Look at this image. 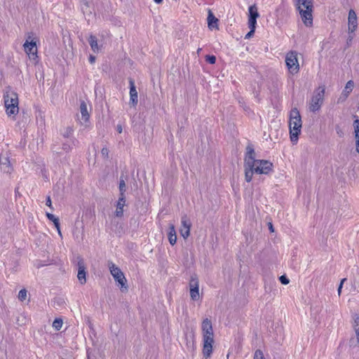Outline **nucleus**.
I'll return each mask as SVG.
<instances>
[{"label": "nucleus", "instance_id": "36", "mask_svg": "<svg viewBox=\"0 0 359 359\" xmlns=\"http://www.w3.org/2000/svg\"><path fill=\"white\" fill-rule=\"evenodd\" d=\"M102 156L104 158L108 157L109 151L107 148H103L101 151Z\"/></svg>", "mask_w": 359, "mask_h": 359}, {"label": "nucleus", "instance_id": "26", "mask_svg": "<svg viewBox=\"0 0 359 359\" xmlns=\"http://www.w3.org/2000/svg\"><path fill=\"white\" fill-rule=\"evenodd\" d=\"M259 16L257 6L255 5L250 6L249 7V18L257 19Z\"/></svg>", "mask_w": 359, "mask_h": 359}, {"label": "nucleus", "instance_id": "42", "mask_svg": "<svg viewBox=\"0 0 359 359\" xmlns=\"http://www.w3.org/2000/svg\"><path fill=\"white\" fill-rule=\"evenodd\" d=\"M255 32H252V29L245 35V39H249L253 35Z\"/></svg>", "mask_w": 359, "mask_h": 359}, {"label": "nucleus", "instance_id": "41", "mask_svg": "<svg viewBox=\"0 0 359 359\" xmlns=\"http://www.w3.org/2000/svg\"><path fill=\"white\" fill-rule=\"evenodd\" d=\"M95 56H93V55H90V57H89V62H90L91 64H93V63H94V62H95Z\"/></svg>", "mask_w": 359, "mask_h": 359}, {"label": "nucleus", "instance_id": "28", "mask_svg": "<svg viewBox=\"0 0 359 359\" xmlns=\"http://www.w3.org/2000/svg\"><path fill=\"white\" fill-rule=\"evenodd\" d=\"M63 322L62 319L56 318L53 323V327L55 330H60L62 328Z\"/></svg>", "mask_w": 359, "mask_h": 359}, {"label": "nucleus", "instance_id": "44", "mask_svg": "<svg viewBox=\"0 0 359 359\" xmlns=\"http://www.w3.org/2000/svg\"><path fill=\"white\" fill-rule=\"evenodd\" d=\"M269 230L271 231V232H273V225L271 223H269Z\"/></svg>", "mask_w": 359, "mask_h": 359}, {"label": "nucleus", "instance_id": "20", "mask_svg": "<svg viewBox=\"0 0 359 359\" xmlns=\"http://www.w3.org/2000/svg\"><path fill=\"white\" fill-rule=\"evenodd\" d=\"M297 6L299 11L313 9V1L312 0H297Z\"/></svg>", "mask_w": 359, "mask_h": 359}, {"label": "nucleus", "instance_id": "43", "mask_svg": "<svg viewBox=\"0 0 359 359\" xmlns=\"http://www.w3.org/2000/svg\"><path fill=\"white\" fill-rule=\"evenodd\" d=\"M116 130L118 133H121L123 130L122 126L121 125H118L116 126Z\"/></svg>", "mask_w": 359, "mask_h": 359}, {"label": "nucleus", "instance_id": "19", "mask_svg": "<svg viewBox=\"0 0 359 359\" xmlns=\"http://www.w3.org/2000/svg\"><path fill=\"white\" fill-rule=\"evenodd\" d=\"M354 117L355 119L353 121V126L355 139L356 151L359 154V118L355 116Z\"/></svg>", "mask_w": 359, "mask_h": 359}, {"label": "nucleus", "instance_id": "30", "mask_svg": "<svg viewBox=\"0 0 359 359\" xmlns=\"http://www.w3.org/2000/svg\"><path fill=\"white\" fill-rule=\"evenodd\" d=\"M27 291L25 289H22L20 290L18 293V299L23 302L27 299Z\"/></svg>", "mask_w": 359, "mask_h": 359}, {"label": "nucleus", "instance_id": "35", "mask_svg": "<svg viewBox=\"0 0 359 359\" xmlns=\"http://www.w3.org/2000/svg\"><path fill=\"white\" fill-rule=\"evenodd\" d=\"M353 86H354V83L353 81H348L347 83H346V89H349L350 91L352 90L353 88Z\"/></svg>", "mask_w": 359, "mask_h": 359}, {"label": "nucleus", "instance_id": "9", "mask_svg": "<svg viewBox=\"0 0 359 359\" xmlns=\"http://www.w3.org/2000/svg\"><path fill=\"white\" fill-rule=\"evenodd\" d=\"M190 297L192 300L199 299V284L198 280L196 276H192L189 282Z\"/></svg>", "mask_w": 359, "mask_h": 359}, {"label": "nucleus", "instance_id": "8", "mask_svg": "<svg viewBox=\"0 0 359 359\" xmlns=\"http://www.w3.org/2000/svg\"><path fill=\"white\" fill-rule=\"evenodd\" d=\"M286 66L291 74H296L299 70V65L297 59V53L290 51L285 57Z\"/></svg>", "mask_w": 359, "mask_h": 359}, {"label": "nucleus", "instance_id": "7", "mask_svg": "<svg viewBox=\"0 0 359 359\" xmlns=\"http://www.w3.org/2000/svg\"><path fill=\"white\" fill-rule=\"evenodd\" d=\"M25 51L29 55L31 60H35L37 57L36 41L32 38V34L27 36V39L24 45Z\"/></svg>", "mask_w": 359, "mask_h": 359}, {"label": "nucleus", "instance_id": "12", "mask_svg": "<svg viewBox=\"0 0 359 359\" xmlns=\"http://www.w3.org/2000/svg\"><path fill=\"white\" fill-rule=\"evenodd\" d=\"M191 222L188 217L184 215L181 219L180 234L184 238H187L190 235Z\"/></svg>", "mask_w": 359, "mask_h": 359}, {"label": "nucleus", "instance_id": "5", "mask_svg": "<svg viewBox=\"0 0 359 359\" xmlns=\"http://www.w3.org/2000/svg\"><path fill=\"white\" fill-rule=\"evenodd\" d=\"M325 93V86H319L314 90L309 104V109L311 111L316 112L321 108L324 102Z\"/></svg>", "mask_w": 359, "mask_h": 359}, {"label": "nucleus", "instance_id": "47", "mask_svg": "<svg viewBox=\"0 0 359 359\" xmlns=\"http://www.w3.org/2000/svg\"><path fill=\"white\" fill-rule=\"evenodd\" d=\"M57 232H58V234L62 236V233H61V231H60V229H59V230H57Z\"/></svg>", "mask_w": 359, "mask_h": 359}, {"label": "nucleus", "instance_id": "22", "mask_svg": "<svg viewBox=\"0 0 359 359\" xmlns=\"http://www.w3.org/2000/svg\"><path fill=\"white\" fill-rule=\"evenodd\" d=\"M88 42L92 50L94 53H98L100 50V46L97 43V40L95 36L90 35L88 38Z\"/></svg>", "mask_w": 359, "mask_h": 359}, {"label": "nucleus", "instance_id": "14", "mask_svg": "<svg viewBox=\"0 0 359 359\" xmlns=\"http://www.w3.org/2000/svg\"><path fill=\"white\" fill-rule=\"evenodd\" d=\"M299 11V13L302 17V20L304 22V24L306 27H311L313 25V9H309V10H304L301 9Z\"/></svg>", "mask_w": 359, "mask_h": 359}, {"label": "nucleus", "instance_id": "11", "mask_svg": "<svg viewBox=\"0 0 359 359\" xmlns=\"http://www.w3.org/2000/svg\"><path fill=\"white\" fill-rule=\"evenodd\" d=\"M81 117H78L80 123L85 127L88 126L90 115L87 109V104L84 101H82L80 104Z\"/></svg>", "mask_w": 359, "mask_h": 359}, {"label": "nucleus", "instance_id": "23", "mask_svg": "<svg viewBox=\"0 0 359 359\" xmlns=\"http://www.w3.org/2000/svg\"><path fill=\"white\" fill-rule=\"evenodd\" d=\"M168 240L172 245H174L176 243L177 236L175 229L173 224H170L169 226Z\"/></svg>", "mask_w": 359, "mask_h": 359}, {"label": "nucleus", "instance_id": "38", "mask_svg": "<svg viewBox=\"0 0 359 359\" xmlns=\"http://www.w3.org/2000/svg\"><path fill=\"white\" fill-rule=\"evenodd\" d=\"M46 205L50 207L51 209H53L52 208V202H51V199H50V196H48L46 198Z\"/></svg>", "mask_w": 359, "mask_h": 359}, {"label": "nucleus", "instance_id": "45", "mask_svg": "<svg viewBox=\"0 0 359 359\" xmlns=\"http://www.w3.org/2000/svg\"><path fill=\"white\" fill-rule=\"evenodd\" d=\"M154 1L157 4H160L163 2V0H154Z\"/></svg>", "mask_w": 359, "mask_h": 359}, {"label": "nucleus", "instance_id": "18", "mask_svg": "<svg viewBox=\"0 0 359 359\" xmlns=\"http://www.w3.org/2000/svg\"><path fill=\"white\" fill-rule=\"evenodd\" d=\"M126 205V197H119L116 205L115 215L121 217L123 215V207Z\"/></svg>", "mask_w": 359, "mask_h": 359}, {"label": "nucleus", "instance_id": "37", "mask_svg": "<svg viewBox=\"0 0 359 359\" xmlns=\"http://www.w3.org/2000/svg\"><path fill=\"white\" fill-rule=\"evenodd\" d=\"M346 280V278H343L341 280V283L339 284V286L338 287V294L339 295H340L341 294V288H342V286H343V284L344 283Z\"/></svg>", "mask_w": 359, "mask_h": 359}, {"label": "nucleus", "instance_id": "4", "mask_svg": "<svg viewBox=\"0 0 359 359\" xmlns=\"http://www.w3.org/2000/svg\"><path fill=\"white\" fill-rule=\"evenodd\" d=\"M4 99L7 115H16L19 111L18 94L13 91H8L4 94Z\"/></svg>", "mask_w": 359, "mask_h": 359}, {"label": "nucleus", "instance_id": "13", "mask_svg": "<svg viewBox=\"0 0 359 359\" xmlns=\"http://www.w3.org/2000/svg\"><path fill=\"white\" fill-rule=\"evenodd\" d=\"M348 32L353 33L358 27V18L355 12L351 9L348 17Z\"/></svg>", "mask_w": 359, "mask_h": 359}, {"label": "nucleus", "instance_id": "34", "mask_svg": "<svg viewBox=\"0 0 359 359\" xmlns=\"http://www.w3.org/2000/svg\"><path fill=\"white\" fill-rule=\"evenodd\" d=\"M46 217H48V219L49 220L52 221L53 222V221H56L58 219L54 215L49 213V212L46 213Z\"/></svg>", "mask_w": 359, "mask_h": 359}, {"label": "nucleus", "instance_id": "29", "mask_svg": "<svg viewBox=\"0 0 359 359\" xmlns=\"http://www.w3.org/2000/svg\"><path fill=\"white\" fill-rule=\"evenodd\" d=\"M257 25V19L255 18H248V26L250 29H252V32H255Z\"/></svg>", "mask_w": 359, "mask_h": 359}, {"label": "nucleus", "instance_id": "24", "mask_svg": "<svg viewBox=\"0 0 359 359\" xmlns=\"http://www.w3.org/2000/svg\"><path fill=\"white\" fill-rule=\"evenodd\" d=\"M353 327L355 333L358 344H359V316L357 314L353 316Z\"/></svg>", "mask_w": 359, "mask_h": 359}, {"label": "nucleus", "instance_id": "33", "mask_svg": "<svg viewBox=\"0 0 359 359\" xmlns=\"http://www.w3.org/2000/svg\"><path fill=\"white\" fill-rule=\"evenodd\" d=\"M279 280H280V283L283 285H287L290 282L289 279L285 276H281L279 278Z\"/></svg>", "mask_w": 359, "mask_h": 359}, {"label": "nucleus", "instance_id": "17", "mask_svg": "<svg viewBox=\"0 0 359 359\" xmlns=\"http://www.w3.org/2000/svg\"><path fill=\"white\" fill-rule=\"evenodd\" d=\"M78 266H79V271L77 274V278L80 282L81 284H84L86 282V271H85V266L83 264V261L82 259H80L78 262Z\"/></svg>", "mask_w": 359, "mask_h": 359}, {"label": "nucleus", "instance_id": "3", "mask_svg": "<svg viewBox=\"0 0 359 359\" xmlns=\"http://www.w3.org/2000/svg\"><path fill=\"white\" fill-rule=\"evenodd\" d=\"M289 128L290 140L293 143H296L302 128L301 116L297 108L292 109L290 111Z\"/></svg>", "mask_w": 359, "mask_h": 359}, {"label": "nucleus", "instance_id": "10", "mask_svg": "<svg viewBox=\"0 0 359 359\" xmlns=\"http://www.w3.org/2000/svg\"><path fill=\"white\" fill-rule=\"evenodd\" d=\"M251 159V157H245L244 162L245 179L248 182H250L252 180L253 173H255V170L253 169L254 163Z\"/></svg>", "mask_w": 359, "mask_h": 359}, {"label": "nucleus", "instance_id": "21", "mask_svg": "<svg viewBox=\"0 0 359 359\" xmlns=\"http://www.w3.org/2000/svg\"><path fill=\"white\" fill-rule=\"evenodd\" d=\"M218 19L215 18L211 11H209L208 15V25L210 29H218Z\"/></svg>", "mask_w": 359, "mask_h": 359}, {"label": "nucleus", "instance_id": "25", "mask_svg": "<svg viewBox=\"0 0 359 359\" xmlns=\"http://www.w3.org/2000/svg\"><path fill=\"white\" fill-rule=\"evenodd\" d=\"M120 196L119 197H126L125 192L126 191V182L123 177L121 176L120 178L119 186H118Z\"/></svg>", "mask_w": 359, "mask_h": 359}, {"label": "nucleus", "instance_id": "1", "mask_svg": "<svg viewBox=\"0 0 359 359\" xmlns=\"http://www.w3.org/2000/svg\"><path fill=\"white\" fill-rule=\"evenodd\" d=\"M203 337V355L205 359H209L212 353V346L215 343L212 325L208 318H205L201 325Z\"/></svg>", "mask_w": 359, "mask_h": 359}, {"label": "nucleus", "instance_id": "46", "mask_svg": "<svg viewBox=\"0 0 359 359\" xmlns=\"http://www.w3.org/2000/svg\"><path fill=\"white\" fill-rule=\"evenodd\" d=\"M352 39H353V36H349V37H348V41H347V43H350V42L352 41Z\"/></svg>", "mask_w": 359, "mask_h": 359}, {"label": "nucleus", "instance_id": "39", "mask_svg": "<svg viewBox=\"0 0 359 359\" xmlns=\"http://www.w3.org/2000/svg\"><path fill=\"white\" fill-rule=\"evenodd\" d=\"M70 146L67 144H64L62 146V149L65 151H69L70 150Z\"/></svg>", "mask_w": 359, "mask_h": 359}, {"label": "nucleus", "instance_id": "16", "mask_svg": "<svg viewBox=\"0 0 359 359\" xmlns=\"http://www.w3.org/2000/svg\"><path fill=\"white\" fill-rule=\"evenodd\" d=\"M0 165L1 170L6 173H11L13 170V168L11 165V162L8 158V156L5 155H0Z\"/></svg>", "mask_w": 359, "mask_h": 359}, {"label": "nucleus", "instance_id": "31", "mask_svg": "<svg viewBox=\"0 0 359 359\" xmlns=\"http://www.w3.org/2000/svg\"><path fill=\"white\" fill-rule=\"evenodd\" d=\"M254 359H265L263 352L259 349L257 350L254 354Z\"/></svg>", "mask_w": 359, "mask_h": 359}, {"label": "nucleus", "instance_id": "15", "mask_svg": "<svg viewBox=\"0 0 359 359\" xmlns=\"http://www.w3.org/2000/svg\"><path fill=\"white\" fill-rule=\"evenodd\" d=\"M130 104L135 107L138 102V95L135 88V82L133 79H130Z\"/></svg>", "mask_w": 359, "mask_h": 359}, {"label": "nucleus", "instance_id": "2", "mask_svg": "<svg viewBox=\"0 0 359 359\" xmlns=\"http://www.w3.org/2000/svg\"><path fill=\"white\" fill-rule=\"evenodd\" d=\"M245 157H251L252 161H253V169L256 174H264L267 175L273 170V163L266 160H256L255 153L254 149L248 146L247 147V153Z\"/></svg>", "mask_w": 359, "mask_h": 359}, {"label": "nucleus", "instance_id": "40", "mask_svg": "<svg viewBox=\"0 0 359 359\" xmlns=\"http://www.w3.org/2000/svg\"><path fill=\"white\" fill-rule=\"evenodd\" d=\"M53 224L57 230H59V229H60L59 219H57L56 221H53Z\"/></svg>", "mask_w": 359, "mask_h": 359}, {"label": "nucleus", "instance_id": "6", "mask_svg": "<svg viewBox=\"0 0 359 359\" xmlns=\"http://www.w3.org/2000/svg\"><path fill=\"white\" fill-rule=\"evenodd\" d=\"M108 266L110 271V273L114 280L121 285V289H124L125 290H128V287L126 285V278L123 274V273L121 271V269L116 266L112 262H109L108 263Z\"/></svg>", "mask_w": 359, "mask_h": 359}, {"label": "nucleus", "instance_id": "32", "mask_svg": "<svg viewBox=\"0 0 359 359\" xmlns=\"http://www.w3.org/2000/svg\"><path fill=\"white\" fill-rule=\"evenodd\" d=\"M205 60H206L208 63H210V64H211V65H213V64H215V62H216V57H215V56H214V55H207V56L205 57Z\"/></svg>", "mask_w": 359, "mask_h": 359}, {"label": "nucleus", "instance_id": "27", "mask_svg": "<svg viewBox=\"0 0 359 359\" xmlns=\"http://www.w3.org/2000/svg\"><path fill=\"white\" fill-rule=\"evenodd\" d=\"M73 132H74L73 127L67 126V127H65L63 129H62L60 131V133L64 137L68 138L73 134Z\"/></svg>", "mask_w": 359, "mask_h": 359}]
</instances>
